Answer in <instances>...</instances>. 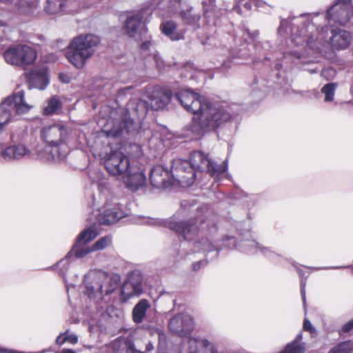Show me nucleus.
<instances>
[{"label":"nucleus","mask_w":353,"mask_h":353,"mask_svg":"<svg viewBox=\"0 0 353 353\" xmlns=\"http://www.w3.org/2000/svg\"><path fill=\"white\" fill-rule=\"evenodd\" d=\"M352 329H353V319L351 321H348L347 323H345L342 327V330L345 332H347Z\"/></svg>","instance_id":"obj_47"},{"label":"nucleus","mask_w":353,"mask_h":353,"mask_svg":"<svg viewBox=\"0 0 353 353\" xmlns=\"http://www.w3.org/2000/svg\"><path fill=\"white\" fill-rule=\"evenodd\" d=\"M69 132L61 123H54L43 127L41 130V139L46 146L38 154L39 157L45 161H61L68 154L65 144Z\"/></svg>","instance_id":"obj_3"},{"label":"nucleus","mask_w":353,"mask_h":353,"mask_svg":"<svg viewBox=\"0 0 353 353\" xmlns=\"http://www.w3.org/2000/svg\"><path fill=\"white\" fill-rule=\"evenodd\" d=\"M351 0H337L327 11L326 19L339 25H345L353 16Z\"/></svg>","instance_id":"obj_11"},{"label":"nucleus","mask_w":353,"mask_h":353,"mask_svg":"<svg viewBox=\"0 0 353 353\" xmlns=\"http://www.w3.org/2000/svg\"><path fill=\"white\" fill-rule=\"evenodd\" d=\"M150 181L151 185L157 188H168L174 183L172 174H170L163 166L158 165L150 170Z\"/></svg>","instance_id":"obj_17"},{"label":"nucleus","mask_w":353,"mask_h":353,"mask_svg":"<svg viewBox=\"0 0 353 353\" xmlns=\"http://www.w3.org/2000/svg\"><path fill=\"white\" fill-rule=\"evenodd\" d=\"M39 0H18L15 3L17 12L21 15H32L37 10Z\"/></svg>","instance_id":"obj_24"},{"label":"nucleus","mask_w":353,"mask_h":353,"mask_svg":"<svg viewBox=\"0 0 353 353\" xmlns=\"http://www.w3.org/2000/svg\"><path fill=\"white\" fill-rule=\"evenodd\" d=\"M154 60L156 63V66L158 68V70H161L165 67V63L163 60L161 59V57L159 56V54H154Z\"/></svg>","instance_id":"obj_41"},{"label":"nucleus","mask_w":353,"mask_h":353,"mask_svg":"<svg viewBox=\"0 0 353 353\" xmlns=\"http://www.w3.org/2000/svg\"><path fill=\"white\" fill-rule=\"evenodd\" d=\"M252 2L256 3V6H259L263 3L261 0H251Z\"/></svg>","instance_id":"obj_57"},{"label":"nucleus","mask_w":353,"mask_h":353,"mask_svg":"<svg viewBox=\"0 0 353 353\" xmlns=\"http://www.w3.org/2000/svg\"><path fill=\"white\" fill-rule=\"evenodd\" d=\"M154 350V345L149 342L147 343L145 347V352L143 353H150Z\"/></svg>","instance_id":"obj_52"},{"label":"nucleus","mask_w":353,"mask_h":353,"mask_svg":"<svg viewBox=\"0 0 353 353\" xmlns=\"http://www.w3.org/2000/svg\"><path fill=\"white\" fill-rule=\"evenodd\" d=\"M6 61L10 65L25 68L37 59L36 50L27 45H16L8 48L3 53Z\"/></svg>","instance_id":"obj_7"},{"label":"nucleus","mask_w":353,"mask_h":353,"mask_svg":"<svg viewBox=\"0 0 353 353\" xmlns=\"http://www.w3.org/2000/svg\"><path fill=\"white\" fill-rule=\"evenodd\" d=\"M168 326L172 333L180 336H186L193 330L194 323L191 316L180 314L170 319Z\"/></svg>","instance_id":"obj_14"},{"label":"nucleus","mask_w":353,"mask_h":353,"mask_svg":"<svg viewBox=\"0 0 353 353\" xmlns=\"http://www.w3.org/2000/svg\"><path fill=\"white\" fill-rule=\"evenodd\" d=\"M45 10L50 14H55L60 12L70 14L79 11L77 3L72 0H48Z\"/></svg>","instance_id":"obj_19"},{"label":"nucleus","mask_w":353,"mask_h":353,"mask_svg":"<svg viewBox=\"0 0 353 353\" xmlns=\"http://www.w3.org/2000/svg\"><path fill=\"white\" fill-rule=\"evenodd\" d=\"M77 336H75V335H70L67 337H64V338H62V336L60 335L57 339V343H63L64 341H68L69 342H70L71 343H76L77 342Z\"/></svg>","instance_id":"obj_40"},{"label":"nucleus","mask_w":353,"mask_h":353,"mask_svg":"<svg viewBox=\"0 0 353 353\" xmlns=\"http://www.w3.org/2000/svg\"><path fill=\"white\" fill-rule=\"evenodd\" d=\"M28 83L30 89L44 90L49 83L48 72L46 68H34L28 76Z\"/></svg>","instance_id":"obj_20"},{"label":"nucleus","mask_w":353,"mask_h":353,"mask_svg":"<svg viewBox=\"0 0 353 353\" xmlns=\"http://www.w3.org/2000/svg\"><path fill=\"white\" fill-rule=\"evenodd\" d=\"M301 339V334L297 336V340H295L291 343L286 345L285 350L281 353H304L305 348L303 345L299 344L298 340Z\"/></svg>","instance_id":"obj_31"},{"label":"nucleus","mask_w":353,"mask_h":353,"mask_svg":"<svg viewBox=\"0 0 353 353\" xmlns=\"http://www.w3.org/2000/svg\"><path fill=\"white\" fill-rule=\"evenodd\" d=\"M150 306V305L146 299H141L135 305L132 310V318L136 323H140L143 321L146 311Z\"/></svg>","instance_id":"obj_25"},{"label":"nucleus","mask_w":353,"mask_h":353,"mask_svg":"<svg viewBox=\"0 0 353 353\" xmlns=\"http://www.w3.org/2000/svg\"><path fill=\"white\" fill-rule=\"evenodd\" d=\"M103 164L108 173L115 176H122L132 166L129 157L121 151H111L104 157Z\"/></svg>","instance_id":"obj_9"},{"label":"nucleus","mask_w":353,"mask_h":353,"mask_svg":"<svg viewBox=\"0 0 353 353\" xmlns=\"http://www.w3.org/2000/svg\"><path fill=\"white\" fill-rule=\"evenodd\" d=\"M31 150L23 143H12L10 145L0 144V156L5 161H19L31 156Z\"/></svg>","instance_id":"obj_13"},{"label":"nucleus","mask_w":353,"mask_h":353,"mask_svg":"<svg viewBox=\"0 0 353 353\" xmlns=\"http://www.w3.org/2000/svg\"><path fill=\"white\" fill-rule=\"evenodd\" d=\"M353 350V342L344 341L333 347L329 353H350Z\"/></svg>","instance_id":"obj_33"},{"label":"nucleus","mask_w":353,"mask_h":353,"mask_svg":"<svg viewBox=\"0 0 353 353\" xmlns=\"http://www.w3.org/2000/svg\"><path fill=\"white\" fill-rule=\"evenodd\" d=\"M171 174L174 181L182 185L189 186L196 179L194 170L190 164L188 160L177 159L172 161Z\"/></svg>","instance_id":"obj_10"},{"label":"nucleus","mask_w":353,"mask_h":353,"mask_svg":"<svg viewBox=\"0 0 353 353\" xmlns=\"http://www.w3.org/2000/svg\"><path fill=\"white\" fill-rule=\"evenodd\" d=\"M94 251L92 246H88L87 244L76 242L72 250L66 256L65 260L74 255L77 258H83L90 252Z\"/></svg>","instance_id":"obj_26"},{"label":"nucleus","mask_w":353,"mask_h":353,"mask_svg":"<svg viewBox=\"0 0 353 353\" xmlns=\"http://www.w3.org/2000/svg\"><path fill=\"white\" fill-rule=\"evenodd\" d=\"M303 328L305 330L309 331L311 333H313L316 331L315 328L313 327L311 322L307 319L304 320Z\"/></svg>","instance_id":"obj_43"},{"label":"nucleus","mask_w":353,"mask_h":353,"mask_svg":"<svg viewBox=\"0 0 353 353\" xmlns=\"http://www.w3.org/2000/svg\"><path fill=\"white\" fill-rule=\"evenodd\" d=\"M15 0H0V3L6 5H11Z\"/></svg>","instance_id":"obj_53"},{"label":"nucleus","mask_w":353,"mask_h":353,"mask_svg":"<svg viewBox=\"0 0 353 353\" xmlns=\"http://www.w3.org/2000/svg\"><path fill=\"white\" fill-rule=\"evenodd\" d=\"M244 7L247 9V10H250L251 8V4L250 3H245L244 4Z\"/></svg>","instance_id":"obj_58"},{"label":"nucleus","mask_w":353,"mask_h":353,"mask_svg":"<svg viewBox=\"0 0 353 353\" xmlns=\"http://www.w3.org/2000/svg\"><path fill=\"white\" fill-rule=\"evenodd\" d=\"M234 10H235L236 12H237L239 14H241V9L239 6H235L234 8Z\"/></svg>","instance_id":"obj_60"},{"label":"nucleus","mask_w":353,"mask_h":353,"mask_svg":"<svg viewBox=\"0 0 353 353\" xmlns=\"http://www.w3.org/2000/svg\"><path fill=\"white\" fill-rule=\"evenodd\" d=\"M62 353H76L75 352L71 350H64Z\"/></svg>","instance_id":"obj_59"},{"label":"nucleus","mask_w":353,"mask_h":353,"mask_svg":"<svg viewBox=\"0 0 353 353\" xmlns=\"http://www.w3.org/2000/svg\"><path fill=\"white\" fill-rule=\"evenodd\" d=\"M61 103L57 97H52L49 101L46 108H45L43 112L46 115H50L55 113L61 108Z\"/></svg>","instance_id":"obj_32"},{"label":"nucleus","mask_w":353,"mask_h":353,"mask_svg":"<svg viewBox=\"0 0 353 353\" xmlns=\"http://www.w3.org/2000/svg\"><path fill=\"white\" fill-rule=\"evenodd\" d=\"M99 43V37L93 34L76 37L68 47L66 57L74 66L82 68L85 61L94 54Z\"/></svg>","instance_id":"obj_4"},{"label":"nucleus","mask_w":353,"mask_h":353,"mask_svg":"<svg viewBox=\"0 0 353 353\" xmlns=\"http://www.w3.org/2000/svg\"><path fill=\"white\" fill-rule=\"evenodd\" d=\"M213 216L207 206H201L197 209L196 217L188 221L170 222L168 227L181 235L184 239L190 241L203 232L209 228L212 221L210 218Z\"/></svg>","instance_id":"obj_5"},{"label":"nucleus","mask_w":353,"mask_h":353,"mask_svg":"<svg viewBox=\"0 0 353 353\" xmlns=\"http://www.w3.org/2000/svg\"><path fill=\"white\" fill-rule=\"evenodd\" d=\"M305 282L303 281H301V292L303 299V305H305Z\"/></svg>","instance_id":"obj_48"},{"label":"nucleus","mask_w":353,"mask_h":353,"mask_svg":"<svg viewBox=\"0 0 353 353\" xmlns=\"http://www.w3.org/2000/svg\"><path fill=\"white\" fill-rule=\"evenodd\" d=\"M131 88H132L131 87H126V88H124L123 89H121V90H120V92H120V94H125V92H126L127 91L130 90H131Z\"/></svg>","instance_id":"obj_54"},{"label":"nucleus","mask_w":353,"mask_h":353,"mask_svg":"<svg viewBox=\"0 0 353 353\" xmlns=\"http://www.w3.org/2000/svg\"><path fill=\"white\" fill-rule=\"evenodd\" d=\"M94 291L99 292L101 294L105 293V294H108L110 293V290H103V285L101 284H99L96 289H94Z\"/></svg>","instance_id":"obj_50"},{"label":"nucleus","mask_w":353,"mask_h":353,"mask_svg":"<svg viewBox=\"0 0 353 353\" xmlns=\"http://www.w3.org/2000/svg\"><path fill=\"white\" fill-rule=\"evenodd\" d=\"M152 43L151 40L148 39L141 44V48L143 50H147L152 46Z\"/></svg>","instance_id":"obj_49"},{"label":"nucleus","mask_w":353,"mask_h":353,"mask_svg":"<svg viewBox=\"0 0 353 353\" xmlns=\"http://www.w3.org/2000/svg\"><path fill=\"white\" fill-rule=\"evenodd\" d=\"M176 98L186 110L193 113L192 130L196 134L214 130L232 118L227 108L191 90H182Z\"/></svg>","instance_id":"obj_1"},{"label":"nucleus","mask_w":353,"mask_h":353,"mask_svg":"<svg viewBox=\"0 0 353 353\" xmlns=\"http://www.w3.org/2000/svg\"><path fill=\"white\" fill-rule=\"evenodd\" d=\"M160 28L162 32L172 41H177L181 38V35L176 31V24L172 21L162 23Z\"/></svg>","instance_id":"obj_27"},{"label":"nucleus","mask_w":353,"mask_h":353,"mask_svg":"<svg viewBox=\"0 0 353 353\" xmlns=\"http://www.w3.org/2000/svg\"><path fill=\"white\" fill-rule=\"evenodd\" d=\"M350 266H341V267H334L333 268L339 269V268H350Z\"/></svg>","instance_id":"obj_61"},{"label":"nucleus","mask_w":353,"mask_h":353,"mask_svg":"<svg viewBox=\"0 0 353 353\" xmlns=\"http://www.w3.org/2000/svg\"><path fill=\"white\" fill-rule=\"evenodd\" d=\"M337 87V83H329L325 85L322 89L321 92L324 94V101L325 102H330L334 100V93L336 88Z\"/></svg>","instance_id":"obj_30"},{"label":"nucleus","mask_w":353,"mask_h":353,"mask_svg":"<svg viewBox=\"0 0 353 353\" xmlns=\"http://www.w3.org/2000/svg\"><path fill=\"white\" fill-rule=\"evenodd\" d=\"M142 275L139 272L132 273L127 280L124 282L122 288V295L125 299H130L134 296H137L143 292L142 288Z\"/></svg>","instance_id":"obj_18"},{"label":"nucleus","mask_w":353,"mask_h":353,"mask_svg":"<svg viewBox=\"0 0 353 353\" xmlns=\"http://www.w3.org/2000/svg\"><path fill=\"white\" fill-rule=\"evenodd\" d=\"M65 260H62L61 261L59 262L58 265H61V263H63L64 262Z\"/></svg>","instance_id":"obj_64"},{"label":"nucleus","mask_w":353,"mask_h":353,"mask_svg":"<svg viewBox=\"0 0 353 353\" xmlns=\"http://www.w3.org/2000/svg\"><path fill=\"white\" fill-rule=\"evenodd\" d=\"M137 223L139 224H146V225H158L160 224L159 221L154 219H152L150 217H145V216L139 217Z\"/></svg>","instance_id":"obj_38"},{"label":"nucleus","mask_w":353,"mask_h":353,"mask_svg":"<svg viewBox=\"0 0 353 353\" xmlns=\"http://www.w3.org/2000/svg\"><path fill=\"white\" fill-rule=\"evenodd\" d=\"M112 243V237L110 236H106L100 238L97 240L95 243L92 245L94 251L103 250Z\"/></svg>","instance_id":"obj_34"},{"label":"nucleus","mask_w":353,"mask_h":353,"mask_svg":"<svg viewBox=\"0 0 353 353\" xmlns=\"http://www.w3.org/2000/svg\"><path fill=\"white\" fill-rule=\"evenodd\" d=\"M127 110L134 112L138 117L146 114V103L141 100H132L128 103Z\"/></svg>","instance_id":"obj_28"},{"label":"nucleus","mask_w":353,"mask_h":353,"mask_svg":"<svg viewBox=\"0 0 353 353\" xmlns=\"http://www.w3.org/2000/svg\"><path fill=\"white\" fill-rule=\"evenodd\" d=\"M144 15V11H139L127 18L123 28L128 37L140 40L147 33Z\"/></svg>","instance_id":"obj_12"},{"label":"nucleus","mask_w":353,"mask_h":353,"mask_svg":"<svg viewBox=\"0 0 353 353\" xmlns=\"http://www.w3.org/2000/svg\"><path fill=\"white\" fill-rule=\"evenodd\" d=\"M123 130L121 123H117L111 129L107 130V135L108 137H117L121 135Z\"/></svg>","instance_id":"obj_35"},{"label":"nucleus","mask_w":353,"mask_h":353,"mask_svg":"<svg viewBox=\"0 0 353 353\" xmlns=\"http://www.w3.org/2000/svg\"><path fill=\"white\" fill-rule=\"evenodd\" d=\"M285 23V21H281V26H280V27L279 28V30H278L279 33L281 32L282 29L284 28Z\"/></svg>","instance_id":"obj_56"},{"label":"nucleus","mask_w":353,"mask_h":353,"mask_svg":"<svg viewBox=\"0 0 353 353\" xmlns=\"http://www.w3.org/2000/svg\"><path fill=\"white\" fill-rule=\"evenodd\" d=\"M116 353H123V349H122L121 350H116Z\"/></svg>","instance_id":"obj_63"},{"label":"nucleus","mask_w":353,"mask_h":353,"mask_svg":"<svg viewBox=\"0 0 353 353\" xmlns=\"http://www.w3.org/2000/svg\"><path fill=\"white\" fill-rule=\"evenodd\" d=\"M123 344H124L126 347H128L131 350H135L134 348V345L128 339H121L117 341H114L112 345L113 347L116 349L117 347H119Z\"/></svg>","instance_id":"obj_37"},{"label":"nucleus","mask_w":353,"mask_h":353,"mask_svg":"<svg viewBox=\"0 0 353 353\" xmlns=\"http://www.w3.org/2000/svg\"><path fill=\"white\" fill-rule=\"evenodd\" d=\"M121 179L125 188L132 191L138 190L146 182L143 171L140 168L133 165L121 176Z\"/></svg>","instance_id":"obj_16"},{"label":"nucleus","mask_w":353,"mask_h":353,"mask_svg":"<svg viewBox=\"0 0 353 353\" xmlns=\"http://www.w3.org/2000/svg\"><path fill=\"white\" fill-rule=\"evenodd\" d=\"M180 16L184 24L191 26L193 30H196L200 27L199 21L201 16L192 8L181 10Z\"/></svg>","instance_id":"obj_23"},{"label":"nucleus","mask_w":353,"mask_h":353,"mask_svg":"<svg viewBox=\"0 0 353 353\" xmlns=\"http://www.w3.org/2000/svg\"><path fill=\"white\" fill-rule=\"evenodd\" d=\"M197 244L199 249L205 252H210L213 250V245L208 239H205L202 242L197 243Z\"/></svg>","instance_id":"obj_39"},{"label":"nucleus","mask_w":353,"mask_h":353,"mask_svg":"<svg viewBox=\"0 0 353 353\" xmlns=\"http://www.w3.org/2000/svg\"><path fill=\"white\" fill-rule=\"evenodd\" d=\"M284 56L285 58L288 57H292V59H299L301 56V53L299 51H289L287 52H285Z\"/></svg>","instance_id":"obj_42"},{"label":"nucleus","mask_w":353,"mask_h":353,"mask_svg":"<svg viewBox=\"0 0 353 353\" xmlns=\"http://www.w3.org/2000/svg\"><path fill=\"white\" fill-rule=\"evenodd\" d=\"M249 246L252 248H254L256 250H260L261 251V252L264 253L265 254H267L268 252V253L270 252V251L267 248H263L259 247L258 243H256L255 241L250 242V243L249 244Z\"/></svg>","instance_id":"obj_44"},{"label":"nucleus","mask_w":353,"mask_h":353,"mask_svg":"<svg viewBox=\"0 0 353 353\" xmlns=\"http://www.w3.org/2000/svg\"><path fill=\"white\" fill-rule=\"evenodd\" d=\"M132 150L136 151L137 152V155L141 154V147L137 144H132L130 145Z\"/></svg>","instance_id":"obj_51"},{"label":"nucleus","mask_w":353,"mask_h":353,"mask_svg":"<svg viewBox=\"0 0 353 353\" xmlns=\"http://www.w3.org/2000/svg\"><path fill=\"white\" fill-rule=\"evenodd\" d=\"M189 353H217L214 345L205 339H188Z\"/></svg>","instance_id":"obj_21"},{"label":"nucleus","mask_w":353,"mask_h":353,"mask_svg":"<svg viewBox=\"0 0 353 353\" xmlns=\"http://www.w3.org/2000/svg\"><path fill=\"white\" fill-rule=\"evenodd\" d=\"M124 216L123 212L119 208L105 209L101 212L97 219L100 224L110 225L117 222Z\"/></svg>","instance_id":"obj_22"},{"label":"nucleus","mask_w":353,"mask_h":353,"mask_svg":"<svg viewBox=\"0 0 353 353\" xmlns=\"http://www.w3.org/2000/svg\"><path fill=\"white\" fill-rule=\"evenodd\" d=\"M317 72V70H316V69H312V70H310V73H315V72Z\"/></svg>","instance_id":"obj_62"},{"label":"nucleus","mask_w":353,"mask_h":353,"mask_svg":"<svg viewBox=\"0 0 353 353\" xmlns=\"http://www.w3.org/2000/svg\"><path fill=\"white\" fill-rule=\"evenodd\" d=\"M97 235L98 233L97 232L96 229L94 227L91 226L85 229L79 234L76 242H79V243L83 244H87L90 241L93 240Z\"/></svg>","instance_id":"obj_29"},{"label":"nucleus","mask_w":353,"mask_h":353,"mask_svg":"<svg viewBox=\"0 0 353 353\" xmlns=\"http://www.w3.org/2000/svg\"><path fill=\"white\" fill-rule=\"evenodd\" d=\"M181 4V0H170V5L168 8V16L170 17L175 14L179 10Z\"/></svg>","instance_id":"obj_36"},{"label":"nucleus","mask_w":353,"mask_h":353,"mask_svg":"<svg viewBox=\"0 0 353 353\" xmlns=\"http://www.w3.org/2000/svg\"><path fill=\"white\" fill-rule=\"evenodd\" d=\"M292 33V42L296 46L306 45L327 59L334 57L333 50H345L352 41V35L346 30L333 29L329 32V28L326 26L319 30L309 21L301 30L293 28Z\"/></svg>","instance_id":"obj_2"},{"label":"nucleus","mask_w":353,"mask_h":353,"mask_svg":"<svg viewBox=\"0 0 353 353\" xmlns=\"http://www.w3.org/2000/svg\"><path fill=\"white\" fill-rule=\"evenodd\" d=\"M188 161L196 172L207 171L212 176L218 178L223 174L228 169V163L225 160L222 165H218L212 161L208 155H205L201 151L192 152L189 157Z\"/></svg>","instance_id":"obj_8"},{"label":"nucleus","mask_w":353,"mask_h":353,"mask_svg":"<svg viewBox=\"0 0 353 353\" xmlns=\"http://www.w3.org/2000/svg\"><path fill=\"white\" fill-rule=\"evenodd\" d=\"M32 105L26 101L25 92L20 90L6 97L0 104V132L14 119L16 114H24L30 112Z\"/></svg>","instance_id":"obj_6"},{"label":"nucleus","mask_w":353,"mask_h":353,"mask_svg":"<svg viewBox=\"0 0 353 353\" xmlns=\"http://www.w3.org/2000/svg\"><path fill=\"white\" fill-rule=\"evenodd\" d=\"M59 77L60 81L65 83H68L71 81V77L66 73H60Z\"/></svg>","instance_id":"obj_46"},{"label":"nucleus","mask_w":353,"mask_h":353,"mask_svg":"<svg viewBox=\"0 0 353 353\" xmlns=\"http://www.w3.org/2000/svg\"><path fill=\"white\" fill-rule=\"evenodd\" d=\"M146 95L151 108L155 110L165 108L171 99L170 91L159 86L148 88Z\"/></svg>","instance_id":"obj_15"},{"label":"nucleus","mask_w":353,"mask_h":353,"mask_svg":"<svg viewBox=\"0 0 353 353\" xmlns=\"http://www.w3.org/2000/svg\"><path fill=\"white\" fill-rule=\"evenodd\" d=\"M202 261L198 262L193 265L194 270H198L200 268L201 264L202 263Z\"/></svg>","instance_id":"obj_55"},{"label":"nucleus","mask_w":353,"mask_h":353,"mask_svg":"<svg viewBox=\"0 0 353 353\" xmlns=\"http://www.w3.org/2000/svg\"><path fill=\"white\" fill-rule=\"evenodd\" d=\"M242 38L245 42H248L252 39V36L248 30H242Z\"/></svg>","instance_id":"obj_45"}]
</instances>
